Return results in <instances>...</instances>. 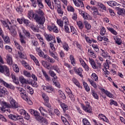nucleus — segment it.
<instances>
[{"mask_svg":"<svg viewBox=\"0 0 125 125\" xmlns=\"http://www.w3.org/2000/svg\"><path fill=\"white\" fill-rule=\"evenodd\" d=\"M107 29L109 32L111 33V34H113V35H115V36H117L118 35V32L116 30H115L113 28H112L111 27L107 28Z\"/></svg>","mask_w":125,"mask_h":125,"instance_id":"09e8293b","label":"nucleus"},{"mask_svg":"<svg viewBox=\"0 0 125 125\" xmlns=\"http://www.w3.org/2000/svg\"><path fill=\"white\" fill-rule=\"evenodd\" d=\"M70 59L71 61V63L73 66H75L76 65V60L75 58H74V56L73 55H70Z\"/></svg>","mask_w":125,"mask_h":125,"instance_id":"a18cd8bd","label":"nucleus"},{"mask_svg":"<svg viewBox=\"0 0 125 125\" xmlns=\"http://www.w3.org/2000/svg\"><path fill=\"white\" fill-rule=\"evenodd\" d=\"M42 97L43 99L44 102H49V98H48V96L47 95H46V94L45 93H42Z\"/></svg>","mask_w":125,"mask_h":125,"instance_id":"e433bc0d","label":"nucleus"},{"mask_svg":"<svg viewBox=\"0 0 125 125\" xmlns=\"http://www.w3.org/2000/svg\"><path fill=\"white\" fill-rule=\"evenodd\" d=\"M70 27V32L72 33V35H74V36H76L78 35V31H77V29L74 27V26H71Z\"/></svg>","mask_w":125,"mask_h":125,"instance_id":"4c0bfd02","label":"nucleus"},{"mask_svg":"<svg viewBox=\"0 0 125 125\" xmlns=\"http://www.w3.org/2000/svg\"><path fill=\"white\" fill-rule=\"evenodd\" d=\"M74 72L76 73L77 75L80 76L81 78H83V68L81 67H79L78 69L75 68Z\"/></svg>","mask_w":125,"mask_h":125,"instance_id":"2eb2a0df","label":"nucleus"},{"mask_svg":"<svg viewBox=\"0 0 125 125\" xmlns=\"http://www.w3.org/2000/svg\"><path fill=\"white\" fill-rule=\"evenodd\" d=\"M53 69L56 71L57 73H60V69L57 65H54L52 67Z\"/></svg>","mask_w":125,"mask_h":125,"instance_id":"338daca9","label":"nucleus"},{"mask_svg":"<svg viewBox=\"0 0 125 125\" xmlns=\"http://www.w3.org/2000/svg\"><path fill=\"white\" fill-rule=\"evenodd\" d=\"M0 94L2 95H7L8 94V91L6 89V88L3 87L0 91Z\"/></svg>","mask_w":125,"mask_h":125,"instance_id":"c85d7f7f","label":"nucleus"},{"mask_svg":"<svg viewBox=\"0 0 125 125\" xmlns=\"http://www.w3.org/2000/svg\"><path fill=\"white\" fill-rule=\"evenodd\" d=\"M36 14H34V11L30 10L28 11V17L29 18V19H34L35 20V17H36Z\"/></svg>","mask_w":125,"mask_h":125,"instance_id":"4be33fe9","label":"nucleus"},{"mask_svg":"<svg viewBox=\"0 0 125 125\" xmlns=\"http://www.w3.org/2000/svg\"><path fill=\"white\" fill-rule=\"evenodd\" d=\"M83 122L84 125H90V123L86 118L83 119Z\"/></svg>","mask_w":125,"mask_h":125,"instance_id":"774afa93","label":"nucleus"},{"mask_svg":"<svg viewBox=\"0 0 125 125\" xmlns=\"http://www.w3.org/2000/svg\"><path fill=\"white\" fill-rule=\"evenodd\" d=\"M63 23L64 22V25L65 26L66 25H69V20H68V18L67 17H64L62 19Z\"/></svg>","mask_w":125,"mask_h":125,"instance_id":"680f3d73","label":"nucleus"},{"mask_svg":"<svg viewBox=\"0 0 125 125\" xmlns=\"http://www.w3.org/2000/svg\"><path fill=\"white\" fill-rule=\"evenodd\" d=\"M37 3L39 8L42 9L44 7L43 4L42 2V0H37Z\"/></svg>","mask_w":125,"mask_h":125,"instance_id":"e2e57ef3","label":"nucleus"},{"mask_svg":"<svg viewBox=\"0 0 125 125\" xmlns=\"http://www.w3.org/2000/svg\"><path fill=\"white\" fill-rule=\"evenodd\" d=\"M23 33L25 35V36L28 38V39H31V34L29 31L26 30L24 28H22Z\"/></svg>","mask_w":125,"mask_h":125,"instance_id":"79ce46f5","label":"nucleus"},{"mask_svg":"<svg viewBox=\"0 0 125 125\" xmlns=\"http://www.w3.org/2000/svg\"><path fill=\"white\" fill-rule=\"evenodd\" d=\"M0 83L2 85H3L5 86V87H6L7 88H10V89H13V90H14L15 89V87L12 85L11 83H8L5 81H4L2 79H0Z\"/></svg>","mask_w":125,"mask_h":125,"instance_id":"9b49d317","label":"nucleus"},{"mask_svg":"<svg viewBox=\"0 0 125 125\" xmlns=\"http://www.w3.org/2000/svg\"><path fill=\"white\" fill-rule=\"evenodd\" d=\"M19 80L22 84H24L25 83L27 84L28 83V80H26V79H25L23 76L20 77Z\"/></svg>","mask_w":125,"mask_h":125,"instance_id":"2f4dec72","label":"nucleus"},{"mask_svg":"<svg viewBox=\"0 0 125 125\" xmlns=\"http://www.w3.org/2000/svg\"><path fill=\"white\" fill-rule=\"evenodd\" d=\"M60 105L64 112H65V111H67V110L69 109V107H68V105H67L66 104L64 103H61Z\"/></svg>","mask_w":125,"mask_h":125,"instance_id":"7c9ffc66","label":"nucleus"},{"mask_svg":"<svg viewBox=\"0 0 125 125\" xmlns=\"http://www.w3.org/2000/svg\"><path fill=\"white\" fill-rule=\"evenodd\" d=\"M92 47H93L94 50L97 52V53H99V48L98 47V45L92 44Z\"/></svg>","mask_w":125,"mask_h":125,"instance_id":"3c124183","label":"nucleus"},{"mask_svg":"<svg viewBox=\"0 0 125 125\" xmlns=\"http://www.w3.org/2000/svg\"><path fill=\"white\" fill-rule=\"evenodd\" d=\"M0 104L2 107L0 108V110H1L2 112L4 111V109H6V108H10L9 104L4 101L0 102Z\"/></svg>","mask_w":125,"mask_h":125,"instance_id":"4468645a","label":"nucleus"},{"mask_svg":"<svg viewBox=\"0 0 125 125\" xmlns=\"http://www.w3.org/2000/svg\"><path fill=\"white\" fill-rule=\"evenodd\" d=\"M4 42L6 43H10V39L9 38V37L6 36H3L2 37Z\"/></svg>","mask_w":125,"mask_h":125,"instance_id":"37998d69","label":"nucleus"},{"mask_svg":"<svg viewBox=\"0 0 125 125\" xmlns=\"http://www.w3.org/2000/svg\"><path fill=\"white\" fill-rule=\"evenodd\" d=\"M42 72L44 78H45L46 81L47 82H50V81H51V79L50 78V77L48 76L47 73H46V71L43 70V69H42Z\"/></svg>","mask_w":125,"mask_h":125,"instance_id":"b1692460","label":"nucleus"},{"mask_svg":"<svg viewBox=\"0 0 125 125\" xmlns=\"http://www.w3.org/2000/svg\"><path fill=\"white\" fill-rule=\"evenodd\" d=\"M45 1L50 9L52 10L54 9V3L52 2V5H51V1L50 0H45Z\"/></svg>","mask_w":125,"mask_h":125,"instance_id":"5701e85b","label":"nucleus"},{"mask_svg":"<svg viewBox=\"0 0 125 125\" xmlns=\"http://www.w3.org/2000/svg\"><path fill=\"white\" fill-rule=\"evenodd\" d=\"M11 78L14 83H15L16 84H19V79H18V78L16 77V76H15V75L13 74L11 75Z\"/></svg>","mask_w":125,"mask_h":125,"instance_id":"c756f323","label":"nucleus"},{"mask_svg":"<svg viewBox=\"0 0 125 125\" xmlns=\"http://www.w3.org/2000/svg\"><path fill=\"white\" fill-rule=\"evenodd\" d=\"M17 89H18L20 94H21V97L22 98V99L24 100H26L28 94L26 93L25 89L20 87H17Z\"/></svg>","mask_w":125,"mask_h":125,"instance_id":"1a4fd4ad","label":"nucleus"},{"mask_svg":"<svg viewBox=\"0 0 125 125\" xmlns=\"http://www.w3.org/2000/svg\"><path fill=\"white\" fill-rule=\"evenodd\" d=\"M83 85L87 92L90 91V88H89V86H88V84H87L86 83L83 82Z\"/></svg>","mask_w":125,"mask_h":125,"instance_id":"49530a36","label":"nucleus"},{"mask_svg":"<svg viewBox=\"0 0 125 125\" xmlns=\"http://www.w3.org/2000/svg\"><path fill=\"white\" fill-rule=\"evenodd\" d=\"M102 91H103V92H104V93L106 94L107 97H109V98H114V95L112 94V93L109 92L108 90H105V89L103 88L102 89Z\"/></svg>","mask_w":125,"mask_h":125,"instance_id":"6ab92c4d","label":"nucleus"},{"mask_svg":"<svg viewBox=\"0 0 125 125\" xmlns=\"http://www.w3.org/2000/svg\"><path fill=\"white\" fill-rule=\"evenodd\" d=\"M14 43H15V46H16V48H17V49H19V50H20V51H23V50H24V49H23V47L17 42L15 41Z\"/></svg>","mask_w":125,"mask_h":125,"instance_id":"72a5a7b5","label":"nucleus"},{"mask_svg":"<svg viewBox=\"0 0 125 125\" xmlns=\"http://www.w3.org/2000/svg\"><path fill=\"white\" fill-rule=\"evenodd\" d=\"M36 50L40 57H42L45 59H46V58H47V55L44 54V53L42 52V51L41 49V47H36Z\"/></svg>","mask_w":125,"mask_h":125,"instance_id":"f8f14e48","label":"nucleus"},{"mask_svg":"<svg viewBox=\"0 0 125 125\" xmlns=\"http://www.w3.org/2000/svg\"><path fill=\"white\" fill-rule=\"evenodd\" d=\"M26 89L28 90V92H29V93L30 94H34V89L33 88H32V87H31L30 86L27 85L26 86Z\"/></svg>","mask_w":125,"mask_h":125,"instance_id":"5fc2aeb1","label":"nucleus"},{"mask_svg":"<svg viewBox=\"0 0 125 125\" xmlns=\"http://www.w3.org/2000/svg\"><path fill=\"white\" fill-rule=\"evenodd\" d=\"M49 74L50 76H51V77H52L53 78H54V79L55 80H57V79H58L57 76H56V74L55 73V72H54V71L50 70L49 71Z\"/></svg>","mask_w":125,"mask_h":125,"instance_id":"a19ab883","label":"nucleus"},{"mask_svg":"<svg viewBox=\"0 0 125 125\" xmlns=\"http://www.w3.org/2000/svg\"><path fill=\"white\" fill-rule=\"evenodd\" d=\"M6 62L8 65H12L13 64V61L12 60V56L8 54L6 55Z\"/></svg>","mask_w":125,"mask_h":125,"instance_id":"dca6fc26","label":"nucleus"},{"mask_svg":"<svg viewBox=\"0 0 125 125\" xmlns=\"http://www.w3.org/2000/svg\"><path fill=\"white\" fill-rule=\"evenodd\" d=\"M91 92L92 95H93L94 98L98 100V99H99V97H98V95L97 94V93H96V92H95V91L93 90H91Z\"/></svg>","mask_w":125,"mask_h":125,"instance_id":"864d4df0","label":"nucleus"},{"mask_svg":"<svg viewBox=\"0 0 125 125\" xmlns=\"http://www.w3.org/2000/svg\"><path fill=\"white\" fill-rule=\"evenodd\" d=\"M44 36L47 42H50L51 41H53V40H54V37H53V36H52L51 34L45 33L44 34Z\"/></svg>","mask_w":125,"mask_h":125,"instance_id":"f3484780","label":"nucleus"},{"mask_svg":"<svg viewBox=\"0 0 125 125\" xmlns=\"http://www.w3.org/2000/svg\"><path fill=\"white\" fill-rule=\"evenodd\" d=\"M88 52L90 55V56L93 58H96V54L95 53H94V51H93L91 48H90L88 49Z\"/></svg>","mask_w":125,"mask_h":125,"instance_id":"a878e982","label":"nucleus"},{"mask_svg":"<svg viewBox=\"0 0 125 125\" xmlns=\"http://www.w3.org/2000/svg\"><path fill=\"white\" fill-rule=\"evenodd\" d=\"M0 72L7 77H9V76H10V70H9V68L5 65H0Z\"/></svg>","mask_w":125,"mask_h":125,"instance_id":"20e7f679","label":"nucleus"},{"mask_svg":"<svg viewBox=\"0 0 125 125\" xmlns=\"http://www.w3.org/2000/svg\"><path fill=\"white\" fill-rule=\"evenodd\" d=\"M19 36H20V41L21 43V44L25 45L26 44V41L25 40V37L22 35V33L21 32L19 33Z\"/></svg>","mask_w":125,"mask_h":125,"instance_id":"aec40b11","label":"nucleus"},{"mask_svg":"<svg viewBox=\"0 0 125 125\" xmlns=\"http://www.w3.org/2000/svg\"><path fill=\"white\" fill-rule=\"evenodd\" d=\"M72 83H74V84H75V85L77 86L78 87H81V84L80 83V82H79V81H78L77 79L75 78H72Z\"/></svg>","mask_w":125,"mask_h":125,"instance_id":"473e14b6","label":"nucleus"},{"mask_svg":"<svg viewBox=\"0 0 125 125\" xmlns=\"http://www.w3.org/2000/svg\"><path fill=\"white\" fill-rule=\"evenodd\" d=\"M86 8L89 10V11H91V12H92L93 13H94V12H96L98 10V8L95 6L91 7L89 5H87L86 7Z\"/></svg>","mask_w":125,"mask_h":125,"instance_id":"412c9836","label":"nucleus"},{"mask_svg":"<svg viewBox=\"0 0 125 125\" xmlns=\"http://www.w3.org/2000/svg\"><path fill=\"white\" fill-rule=\"evenodd\" d=\"M62 47L65 51H69V49H70V47H69V45H68V43L66 42H64L62 43Z\"/></svg>","mask_w":125,"mask_h":125,"instance_id":"f704fd0d","label":"nucleus"},{"mask_svg":"<svg viewBox=\"0 0 125 125\" xmlns=\"http://www.w3.org/2000/svg\"><path fill=\"white\" fill-rule=\"evenodd\" d=\"M101 50L102 51L101 56L104 57V58L108 59H109V60H111L112 59V57L110 56V54H109V53L104 51V50L101 49Z\"/></svg>","mask_w":125,"mask_h":125,"instance_id":"ddd939ff","label":"nucleus"},{"mask_svg":"<svg viewBox=\"0 0 125 125\" xmlns=\"http://www.w3.org/2000/svg\"><path fill=\"white\" fill-rule=\"evenodd\" d=\"M81 106L86 113H89V114L92 113V107L90 106V104L88 101L85 102V105L83 104H81Z\"/></svg>","mask_w":125,"mask_h":125,"instance_id":"f03ea898","label":"nucleus"},{"mask_svg":"<svg viewBox=\"0 0 125 125\" xmlns=\"http://www.w3.org/2000/svg\"><path fill=\"white\" fill-rule=\"evenodd\" d=\"M8 117L9 119L12 120V121H18L19 122H21V123L23 122V120L22 119L23 117L20 116L18 114H9Z\"/></svg>","mask_w":125,"mask_h":125,"instance_id":"0eeeda50","label":"nucleus"},{"mask_svg":"<svg viewBox=\"0 0 125 125\" xmlns=\"http://www.w3.org/2000/svg\"><path fill=\"white\" fill-rule=\"evenodd\" d=\"M31 29L33 30V32H35L36 33H39L40 32V30L37 28V26L32 24L30 26Z\"/></svg>","mask_w":125,"mask_h":125,"instance_id":"13d9d810","label":"nucleus"},{"mask_svg":"<svg viewBox=\"0 0 125 125\" xmlns=\"http://www.w3.org/2000/svg\"><path fill=\"white\" fill-rule=\"evenodd\" d=\"M9 30L10 31L11 35H12V36H13V37H15V36H16V35H17V32H16L15 31V30H14V29H11L10 27V29H9Z\"/></svg>","mask_w":125,"mask_h":125,"instance_id":"69168bd1","label":"nucleus"},{"mask_svg":"<svg viewBox=\"0 0 125 125\" xmlns=\"http://www.w3.org/2000/svg\"><path fill=\"white\" fill-rule=\"evenodd\" d=\"M35 36L36 38H37V39H38V40H40L41 42H42V45H43V46L45 45V44L44 42H43V39L42 37V36H41L40 34H35Z\"/></svg>","mask_w":125,"mask_h":125,"instance_id":"cd10ccee","label":"nucleus"},{"mask_svg":"<svg viewBox=\"0 0 125 125\" xmlns=\"http://www.w3.org/2000/svg\"><path fill=\"white\" fill-rule=\"evenodd\" d=\"M39 111H40V112L41 113V114L44 118H49L48 117V114H45L42 112V111H44V112H45L46 113H47V111L45 110L42 106H41L39 108Z\"/></svg>","mask_w":125,"mask_h":125,"instance_id":"a211bd4d","label":"nucleus"},{"mask_svg":"<svg viewBox=\"0 0 125 125\" xmlns=\"http://www.w3.org/2000/svg\"><path fill=\"white\" fill-rule=\"evenodd\" d=\"M59 94L60 95V97H61L63 100H65L66 99V96L65 95V94L62 91L59 90Z\"/></svg>","mask_w":125,"mask_h":125,"instance_id":"8fccbe9b","label":"nucleus"},{"mask_svg":"<svg viewBox=\"0 0 125 125\" xmlns=\"http://www.w3.org/2000/svg\"><path fill=\"white\" fill-rule=\"evenodd\" d=\"M84 24L85 29L87 30H90L91 29V25L87 21H85Z\"/></svg>","mask_w":125,"mask_h":125,"instance_id":"603ef678","label":"nucleus"},{"mask_svg":"<svg viewBox=\"0 0 125 125\" xmlns=\"http://www.w3.org/2000/svg\"><path fill=\"white\" fill-rule=\"evenodd\" d=\"M13 68L14 71L15 72H16V73H19L20 69H19V67H18V65H17V64H13Z\"/></svg>","mask_w":125,"mask_h":125,"instance_id":"bf43d9fd","label":"nucleus"},{"mask_svg":"<svg viewBox=\"0 0 125 125\" xmlns=\"http://www.w3.org/2000/svg\"><path fill=\"white\" fill-rule=\"evenodd\" d=\"M55 5L57 6V12L59 14L60 16H62L64 11L63 9L61 8V4L59 0H53Z\"/></svg>","mask_w":125,"mask_h":125,"instance_id":"423d86ee","label":"nucleus"},{"mask_svg":"<svg viewBox=\"0 0 125 125\" xmlns=\"http://www.w3.org/2000/svg\"><path fill=\"white\" fill-rule=\"evenodd\" d=\"M113 38L115 42L117 43L118 45H121V44H122V40L119 36H113Z\"/></svg>","mask_w":125,"mask_h":125,"instance_id":"bb28decb","label":"nucleus"},{"mask_svg":"<svg viewBox=\"0 0 125 125\" xmlns=\"http://www.w3.org/2000/svg\"><path fill=\"white\" fill-rule=\"evenodd\" d=\"M17 109V111L19 113V114H20V115H26V110L21 108V106Z\"/></svg>","mask_w":125,"mask_h":125,"instance_id":"58836bf2","label":"nucleus"},{"mask_svg":"<svg viewBox=\"0 0 125 125\" xmlns=\"http://www.w3.org/2000/svg\"><path fill=\"white\" fill-rule=\"evenodd\" d=\"M37 14H36L35 20L37 23H39L41 26H43V23L45 22V17H44V13L41 9H39L37 11Z\"/></svg>","mask_w":125,"mask_h":125,"instance_id":"f257e3e1","label":"nucleus"},{"mask_svg":"<svg viewBox=\"0 0 125 125\" xmlns=\"http://www.w3.org/2000/svg\"><path fill=\"white\" fill-rule=\"evenodd\" d=\"M29 56L30 57V58H31V59H32V60H33L34 62H35L36 65L37 66H40V62H39V60H38V59H37V58H36V57H35V56H34L32 54H30Z\"/></svg>","mask_w":125,"mask_h":125,"instance_id":"393cba45","label":"nucleus"},{"mask_svg":"<svg viewBox=\"0 0 125 125\" xmlns=\"http://www.w3.org/2000/svg\"><path fill=\"white\" fill-rule=\"evenodd\" d=\"M42 89L45 92H47L48 93H51V92L54 91V88L52 87V86L50 85H48V84H44L42 86Z\"/></svg>","mask_w":125,"mask_h":125,"instance_id":"6e6552de","label":"nucleus"},{"mask_svg":"<svg viewBox=\"0 0 125 125\" xmlns=\"http://www.w3.org/2000/svg\"><path fill=\"white\" fill-rule=\"evenodd\" d=\"M82 16L84 19H86L87 20H91L92 19V17L86 13H84V14L82 15Z\"/></svg>","mask_w":125,"mask_h":125,"instance_id":"c9c22d12","label":"nucleus"},{"mask_svg":"<svg viewBox=\"0 0 125 125\" xmlns=\"http://www.w3.org/2000/svg\"><path fill=\"white\" fill-rule=\"evenodd\" d=\"M49 53L50 54V55L52 56V57L54 58V59H56V60H57V61H59V58H58V57L55 56V54H54L53 52L49 50Z\"/></svg>","mask_w":125,"mask_h":125,"instance_id":"de8ad7c7","label":"nucleus"},{"mask_svg":"<svg viewBox=\"0 0 125 125\" xmlns=\"http://www.w3.org/2000/svg\"><path fill=\"white\" fill-rule=\"evenodd\" d=\"M88 81L92 86L94 87V88H97V85L96 84V83H95V82L89 79H88Z\"/></svg>","mask_w":125,"mask_h":125,"instance_id":"ea45409f","label":"nucleus"},{"mask_svg":"<svg viewBox=\"0 0 125 125\" xmlns=\"http://www.w3.org/2000/svg\"><path fill=\"white\" fill-rule=\"evenodd\" d=\"M67 11H69V12H75V8L71 5L67 6Z\"/></svg>","mask_w":125,"mask_h":125,"instance_id":"052dcab7","label":"nucleus"},{"mask_svg":"<svg viewBox=\"0 0 125 125\" xmlns=\"http://www.w3.org/2000/svg\"><path fill=\"white\" fill-rule=\"evenodd\" d=\"M107 3L109 6H116L117 2L116 1L111 0L107 2Z\"/></svg>","mask_w":125,"mask_h":125,"instance_id":"6e6d98bb","label":"nucleus"},{"mask_svg":"<svg viewBox=\"0 0 125 125\" xmlns=\"http://www.w3.org/2000/svg\"><path fill=\"white\" fill-rule=\"evenodd\" d=\"M91 78L92 79H94V81H95V82L98 81V76H97V75H96V74H95L94 73L92 74Z\"/></svg>","mask_w":125,"mask_h":125,"instance_id":"4d7b16f0","label":"nucleus"},{"mask_svg":"<svg viewBox=\"0 0 125 125\" xmlns=\"http://www.w3.org/2000/svg\"><path fill=\"white\" fill-rule=\"evenodd\" d=\"M9 107L12 109H17L18 108H20V105L19 104L15 101L13 98H10L9 99Z\"/></svg>","mask_w":125,"mask_h":125,"instance_id":"39448f33","label":"nucleus"},{"mask_svg":"<svg viewBox=\"0 0 125 125\" xmlns=\"http://www.w3.org/2000/svg\"><path fill=\"white\" fill-rule=\"evenodd\" d=\"M47 29L49 32H53V33H55L56 34H58L59 33L58 27H57L54 23L47 25Z\"/></svg>","mask_w":125,"mask_h":125,"instance_id":"9d476101","label":"nucleus"},{"mask_svg":"<svg viewBox=\"0 0 125 125\" xmlns=\"http://www.w3.org/2000/svg\"><path fill=\"white\" fill-rule=\"evenodd\" d=\"M29 112L32 115V116H35L36 121H38L41 123L42 122V119L43 118L41 116V114L37 110L31 109L29 110Z\"/></svg>","mask_w":125,"mask_h":125,"instance_id":"7ed1b4c3","label":"nucleus"},{"mask_svg":"<svg viewBox=\"0 0 125 125\" xmlns=\"http://www.w3.org/2000/svg\"><path fill=\"white\" fill-rule=\"evenodd\" d=\"M77 24L80 30H83V28L84 27L83 23L82 21H77Z\"/></svg>","mask_w":125,"mask_h":125,"instance_id":"c03bdc74","label":"nucleus"},{"mask_svg":"<svg viewBox=\"0 0 125 125\" xmlns=\"http://www.w3.org/2000/svg\"><path fill=\"white\" fill-rule=\"evenodd\" d=\"M57 23L60 27H63L64 26V23L63 22V21H62V20H57Z\"/></svg>","mask_w":125,"mask_h":125,"instance_id":"0e129e2a","label":"nucleus"}]
</instances>
